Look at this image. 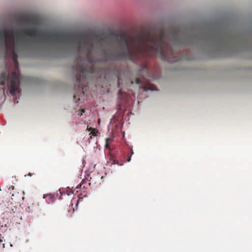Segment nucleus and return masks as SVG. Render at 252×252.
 I'll use <instances>...</instances> for the list:
<instances>
[{
  "label": "nucleus",
  "mask_w": 252,
  "mask_h": 252,
  "mask_svg": "<svg viewBox=\"0 0 252 252\" xmlns=\"http://www.w3.org/2000/svg\"><path fill=\"white\" fill-rule=\"evenodd\" d=\"M22 21L24 22H31V23H33V20L32 18H28L27 16H24L22 18Z\"/></svg>",
  "instance_id": "39448f33"
},
{
  "label": "nucleus",
  "mask_w": 252,
  "mask_h": 252,
  "mask_svg": "<svg viewBox=\"0 0 252 252\" xmlns=\"http://www.w3.org/2000/svg\"><path fill=\"white\" fill-rule=\"evenodd\" d=\"M103 41V40L102 38H100V39H98V42H102Z\"/></svg>",
  "instance_id": "2eb2a0df"
},
{
  "label": "nucleus",
  "mask_w": 252,
  "mask_h": 252,
  "mask_svg": "<svg viewBox=\"0 0 252 252\" xmlns=\"http://www.w3.org/2000/svg\"><path fill=\"white\" fill-rule=\"evenodd\" d=\"M82 112H85V110H82Z\"/></svg>",
  "instance_id": "aec40b11"
},
{
  "label": "nucleus",
  "mask_w": 252,
  "mask_h": 252,
  "mask_svg": "<svg viewBox=\"0 0 252 252\" xmlns=\"http://www.w3.org/2000/svg\"><path fill=\"white\" fill-rule=\"evenodd\" d=\"M215 40H217V42H218L219 44H220L221 45L223 46L225 48L224 49H230V47L228 43V41L224 37L220 38H217L215 39Z\"/></svg>",
  "instance_id": "7ed1b4c3"
},
{
  "label": "nucleus",
  "mask_w": 252,
  "mask_h": 252,
  "mask_svg": "<svg viewBox=\"0 0 252 252\" xmlns=\"http://www.w3.org/2000/svg\"><path fill=\"white\" fill-rule=\"evenodd\" d=\"M111 140V139L110 138H107L106 139V143H105V147L106 148H109V144H108V142L109 141Z\"/></svg>",
  "instance_id": "9d476101"
},
{
  "label": "nucleus",
  "mask_w": 252,
  "mask_h": 252,
  "mask_svg": "<svg viewBox=\"0 0 252 252\" xmlns=\"http://www.w3.org/2000/svg\"><path fill=\"white\" fill-rule=\"evenodd\" d=\"M130 159H131V157H130L128 158V159H127V161H128V162H129V161H130Z\"/></svg>",
  "instance_id": "f3484780"
},
{
  "label": "nucleus",
  "mask_w": 252,
  "mask_h": 252,
  "mask_svg": "<svg viewBox=\"0 0 252 252\" xmlns=\"http://www.w3.org/2000/svg\"><path fill=\"white\" fill-rule=\"evenodd\" d=\"M106 37L114 38L118 43L119 50L107 53L103 59L97 60L91 55L94 50V44L79 35L66 34L63 32H43L34 29H24L20 32L14 30L3 29L0 30V44L6 52H9L14 63L15 70L11 75L7 69L3 72L0 76V85L7 83L10 94L15 95L20 93L19 85L21 76L18 70V48L22 49L32 47L35 42L60 45L67 43H77L75 46L77 52H82L85 58L78 57L76 65L74 69L76 72V85L83 88V82H85L88 73L96 72L94 63L97 61H118L124 60V33L120 34L115 32H110Z\"/></svg>",
  "instance_id": "f257e3e1"
},
{
  "label": "nucleus",
  "mask_w": 252,
  "mask_h": 252,
  "mask_svg": "<svg viewBox=\"0 0 252 252\" xmlns=\"http://www.w3.org/2000/svg\"><path fill=\"white\" fill-rule=\"evenodd\" d=\"M108 162L109 163V164H111V165L112 164H118V161L116 160L114 157L110 155V158H109V160L108 161Z\"/></svg>",
  "instance_id": "20e7f679"
},
{
  "label": "nucleus",
  "mask_w": 252,
  "mask_h": 252,
  "mask_svg": "<svg viewBox=\"0 0 252 252\" xmlns=\"http://www.w3.org/2000/svg\"><path fill=\"white\" fill-rule=\"evenodd\" d=\"M1 236V234H0V237Z\"/></svg>",
  "instance_id": "412c9836"
},
{
  "label": "nucleus",
  "mask_w": 252,
  "mask_h": 252,
  "mask_svg": "<svg viewBox=\"0 0 252 252\" xmlns=\"http://www.w3.org/2000/svg\"><path fill=\"white\" fill-rule=\"evenodd\" d=\"M147 89L151 90L152 91L155 90H156V86H154V85H150L149 88L148 87H147V86L144 87V90H146Z\"/></svg>",
  "instance_id": "0eeeda50"
},
{
  "label": "nucleus",
  "mask_w": 252,
  "mask_h": 252,
  "mask_svg": "<svg viewBox=\"0 0 252 252\" xmlns=\"http://www.w3.org/2000/svg\"><path fill=\"white\" fill-rule=\"evenodd\" d=\"M33 175L32 173H29L28 175L29 176H32V175Z\"/></svg>",
  "instance_id": "dca6fc26"
},
{
  "label": "nucleus",
  "mask_w": 252,
  "mask_h": 252,
  "mask_svg": "<svg viewBox=\"0 0 252 252\" xmlns=\"http://www.w3.org/2000/svg\"><path fill=\"white\" fill-rule=\"evenodd\" d=\"M11 199L15 203H20L24 199L22 193L18 192H14L12 194Z\"/></svg>",
  "instance_id": "f03ea898"
},
{
  "label": "nucleus",
  "mask_w": 252,
  "mask_h": 252,
  "mask_svg": "<svg viewBox=\"0 0 252 252\" xmlns=\"http://www.w3.org/2000/svg\"><path fill=\"white\" fill-rule=\"evenodd\" d=\"M14 189V187L13 186H11L8 189L9 190H10V189L13 190Z\"/></svg>",
  "instance_id": "f8f14e48"
},
{
  "label": "nucleus",
  "mask_w": 252,
  "mask_h": 252,
  "mask_svg": "<svg viewBox=\"0 0 252 252\" xmlns=\"http://www.w3.org/2000/svg\"><path fill=\"white\" fill-rule=\"evenodd\" d=\"M123 93V92H122V91L121 90H120L119 92H118V94L119 95H121V94H122Z\"/></svg>",
  "instance_id": "ddd939ff"
},
{
  "label": "nucleus",
  "mask_w": 252,
  "mask_h": 252,
  "mask_svg": "<svg viewBox=\"0 0 252 252\" xmlns=\"http://www.w3.org/2000/svg\"><path fill=\"white\" fill-rule=\"evenodd\" d=\"M131 84H133V81H131Z\"/></svg>",
  "instance_id": "6ab92c4d"
},
{
  "label": "nucleus",
  "mask_w": 252,
  "mask_h": 252,
  "mask_svg": "<svg viewBox=\"0 0 252 252\" xmlns=\"http://www.w3.org/2000/svg\"><path fill=\"white\" fill-rule=\"evenodd\" d=\"M88 38L90 39H92L93 38H94L95 39H97L98 36L95 35L93 33H90L88 34Z\"/></svg>",
  "instance_id": "423d86ee"
},
{
  "label": "nucleus",
  "mask_w": 252,
  "mask_h": 252,
  "mask_svg": "<svg viewBox=\"0 0 252 252\" xmlns=\"http://www.w3.org/2000/svg\"><path fill=\"white\" fill-rule=\"evenodd\" d=\"M131 155H132V154H133V151H132V149L131 150Z\"/></svg>",
  "instance_id": "a211bd4d"
},
{
  "label": "nucleus",
  "mask_w": 252,
  "mask_h": 252,
  "mask_svg": "<svg viewBox=\"0 0 252 252\" xmlns=\"http://www.w3.org/2000/svg\"><path fill=\"white\" fill-rule=\"evenodd\" d=\"M69 207L70 209L72 210V211H71L70 210L68 211V213H70V215H71L73 214V213L74 212V209H73L72 205L71 206V207L69 206Z\"/></svg>",
  "instance_id": "9b49d317"
},
{
  "label": "nucleus",
  "mask_w": 252,
  "mask_h": 252,
  "mask_svg": "<svg viewBox=\"0 0 252 252\" xmlns=\"http://www.w3.org/2000/svg\"><path fill=\"white\" fill-rule=\"evenodd\" d=\"M90 129L92 130L91 131V133H92V134L93 135H94V136H96V133L97 132V131H96L95 129L90 128Z\"/></svg>",
  "instance_id": "6e6552de"
},
{
  "label": "nucleus",
  "mask_w": 252,
  "mask_h": 252,
  "mask_svg": "<svg viewBox=\"0 0 252 252\" xmlns=\"http://www.w3.org/2000/svg\"><path fill=\"white\" fill-rule=\"evenodd\" d=\"M135 82L137 84L141 85L142 84L141 80L139 78H135Z\"/></svg>",
  "instance_id": "1a4fd4ad"
},
{
  "label": "nucleus",
  "mask_w": 252,
  "mask_h": 252,
  "mask_svg": "<svg viewBox=\"0 0 252 252\" xmlns=\"http://www.w3.org/2000/svg\"><path fill=\"white\" fill-rule=\"evenodd\" d=\"M1 245H2V246L0 247V248H1V249L4 248L5 247V245H4V244L2 243Z\"/></svg>",
  "instance_id": "4468645a"
}]
</instances>
